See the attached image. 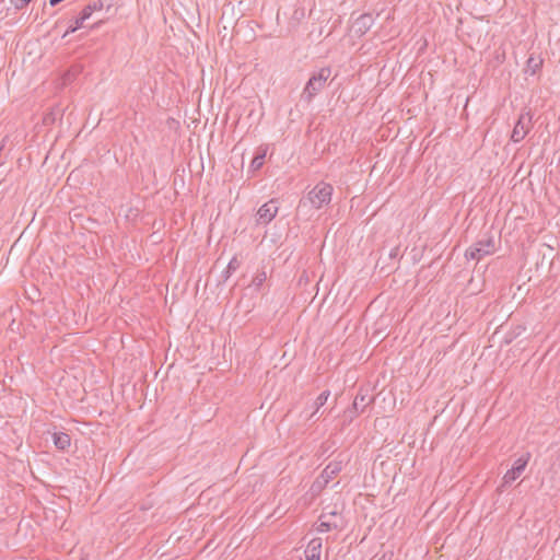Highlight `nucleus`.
Wrapping results in <instances>:
<instances>
[{"label":"nucleus","instance_id":"obj_1","mask_svg":"<svg viewBox=\"0 0 560 560\" xmlns=\"http://www.w3.org/2000/svg\"><path fill=\"white\" fill-rule=\"evenodd\" d=\"M331 75V68L324 67L318 71L312 73L308 81L306 82L302 93L301 101L310 104L313 98L325 88L328 79Z\"/></svg>","mask_w":560,"mask_h":560},{"label":"nucleus","instance_id":"obj_2","mask_svg":"<svg viewBox=\"0 0 560 560\" xmlns=\"http://www.w3.org/2000/svg\"><path fill=\"white\" fill-rule=\"evenodd\" d=\"M332 192V185L326 182H319L308 191L306 199L315 209H320L330 203Z\"/></svg>","mask_w":560,"mask_h":560},{"label":"nucleus","instance_id":"obj_3","mask_svg":"<svg viewBox=\"0 0 560 560\" xmlns=\"http://www.w3.org/2000/svg\"><path fill=\"white\" fill-rule=\"evenodd\" d=\"M494 240L492 236L478 240L465 253L467 259L480 260L482 257L494 252Z\"/></svg>","mask_w":560,"mask_h":560},{"label":"nucleus","instance_id":"obj_4","mask_svg":"<svg viewBox=\"0 0 560 560\" xmlns=\"http://www.w3.org/2000/svg\"><path fill=\"white\" fill-rule=\"evenodd\" d=\"M529 459H530V453H525L514 462L512 468L509 469L502 478V483L498 488V490L500 492H502L503 488L511 485L514 480H516L523 474Z\"/></svg>","mask_w":560,"mask_h":560},{"label":"nucleus","instance_id":"obj_5","mask_svg":"<svg viewBox=\"0 0 560 560\" xmlns=\"http://www.w3.org/2000/svg\"><path fill=\"white\" fill-rule=\"evenodd\" d=\"M533 116L529 112L522 113L513 128L511 140L515 143L521 142L533 127Z\"/></svg>","mask_w":560,"mask_h":560},{"label":"nucleus","instance_id":"obj_6","mask_svg":"<svg viewBox=\"0 0 560 560\" xmlns=\"http://www.w3.org/2000/svg\"><path fill=\"white\" fill-rule=\"evenodd\" d=\"M278 203L277 199H270L258 209L256 219L258 225H267L276 218L279 211Z\"/></svg>","mask_w":560,"mask_h":560},{"label":"nucleus","instance_id":"obj_7","mask_svg":"<svg viewBox=\"0 0 560 560\" xmlns=\"http://www.w3.org/2000/svg\"><path fill=\"white\" fill-rule=\"evenodd\" d=\"M343 521L342 517L336 511L329 513H322L319 516L318 532H329L332 529H342Z\"/></svg>","mask_w":560,"mask_h":560},{"label":"nucleus","instance_id":"obj_8","mask_svg":"<svg viewBox=\"0 0 560 560\" xmlns=\"http://www.w3.org/2000/svg\"><path fill=\"white\" fill-rule=\"evenodd\" d=\"M342 459L330 462L322 471L316 480L320 487H325L331 479H334L342 470Z\"/></svg>","mask_w":560,"mask_h":560},{"label":"nucleus","instance_id":"obj_9","mask_svg":"<svg viewBox=\"0 0 560 560\" xmlns=\"http://www.w3.org/2000/svg\"><path fill=\"white\" fill-rule=\"evenodd\" d=\"M323 540L322 538H313L305 550L306 560H319L322 553Z\"/></svg>","mask_w":560,"mask_h":560},{"label":"nucleus","instance_id":"obj_10","mask_svg":"<svg viewBox=\"0 0 560 560\" xmlns=\"http://www.w3.org/2000/svg\"><path fill=\"white\" fill-rule=\"evenodd\" d=\"M373 23H374V20L371 14H362L354 21L353 27L355 30V33L363 35L368 31H370Z\"/></svg>","mask_w":560,"mask_h":560},{"label":"nucleus","instance_id":"obj_11","mask_svg":"<svg viewBox=\"0 0 560 560\" xmlns=\"http://www.w3.org/2000/svg\"><path fill=\"white\" fill-rule=\"evenodd\" d=\"M105 5L107 7V9H109L112 5L110 0H95L91 3H89L81 11L82 19L88 20L92 15L93 12L102 10Z\"/></svg>","mask_w":560,"mask_h":560},{"label":"nucleus","instance_id":"obj_12","mask_svg":"<svg viewBox=\"0 0 560 560\" xmlns=\"http://www.w3.org/2000/svg\"><path fill=\"white\" fill-rule=\"evenodd\" d=\"M54 444L58 450L65 451L70 446L71 438L66 432H55L54 435Z\"/></svg>","mask_w":560,"mask_h":560},{"label":"nucleus","instance_id":"obj_13","mask_svg":"<svg viewBox=\"0 0 560 560\" xmlns=\"http://www.w3.org/2000/svg\"><path fill=\"white\" fill-rule=\"evenodd\" d=\"M265 158H266V149L259 148L250 162L249 171L256 172V171L260 170L261 166L264 165Z\"/></svg>","mask_w":560,"mask_h":560},{"label":"nucleus","instance_id":"obj_14","mask_svg":"<svg viewBox=\"0 0 560 560\" xmlns=\"http://www.w3.org/2000/svg\"><path fill=\"white\" fill-rule=\"evenodd\" d=\"M542 66V59L540 57L529 56L526 62V72L530 75L536 74Z\"/></svg>","mask_w":560,"mask_h":560},{"label":"nucleus","instance_id":"obj_15","mask_svg":"<svg viewBox=\"0 0 560 560\" xmlns=\"http://www.w3.org/2000/svg\"><path fill=\"white\" fill-rule=\"evenodd\" d=\"M371 402V398H369L366 395L358 394L353 400L352 409L353 412L357 415L359 410L362 412L364 408Z\"/></svg>","mask_w":560,"mask_h":560},{"label":"nucleus","instance_id":"obj_16","mask_svg":"<svg viewBox=\"0 0 560 560\" xmlns=\"http://www.w3.org/2000/svg\"><path fill=\"white\" fill-rule=\"evenodd\" d=\"M241 266V261L234 256L228 264L225 270L223 271V279L226 281Z\"/></svg>","mask_w":560,"mask_h":560},{"label":"nucleus","instance_id":"obj_17","mask_svg":"<svg viewBox=\"0 0 560 560\" xmlns=\"http://www.w3.org/2000/svg\"><path fill=\"white\" fill-rule=\"evenodd\" d=\"M86 19H82V14L80 13V15L78 18H75L74 20H71L69 21V25H68V28L66 31V33L63 34V37L71 34V33H74L75 31H78L79 28L83 27V23Z\"/></svg>","mask_w":560,"mask_h":560},{"label":"nucleus","instance_id":"obj_18","mask_svg":"<svg viewBox=\"0 0 560 560\" xmlns=\"http://www.w3.org/2000/svg\"><path fill=\"white\" fill-rule=\"evenodd\" d=\"M61 116H62L61 109H59V108L52 109L49 113L45 114V116L43 118V122L46 126L52 125L56 121V119L58 117L61 118Z\"/></svg>","mask_w":560,"mask_h":560},{"label":"nucleus","instance_id":"obj_19","mask_svg":"<svg viewBox=\"0 0 560 560\" xmlns=\"http://www.w3.org/2000/svg\"><path fill=\"white\" fill-rule=\"evenodd\" d=\"M266 280H267V273L265 270H261V271L257 272L255 275V277L253 278L252 285L256 290H259Z\"/></svg>","mask_w":560,"mask_h":560},{"label":"nucleus","instance_id":"obj_20","mask_svg":"<svg viewBox=\"0 0 560 560\" xmlns=\"http://www.w3.org/2000/svg\"><path fill=\"white\" fill-rule=\"evenodd\" d=\"M329 395H330L329 390H324L322 394H319V396L315 400V411L312 415V417L318 411V409L320 407H323L326 404Z\"/></svg>","mask_w":560,"mask_h":560},{"label":"nucleus","instance_id":"obj_21","mask_svg":"<svg viewBox=\"0 0 560 560\" xmlns=\"http://www.w3.org/2000/svg\"><path fill=\"white\" fill-rule=\"evenodd\" d=\"M551 469L555 472H560V445L559 448L556 451L555 459L551 463Z\"/></svg>","mask_w":560,"mask_h":560},{"label":"nucleus","instance_id":"obj_22","mask_svg":"<svg viewBox=\"0 0 560 560\" xmlns=\"http://www.w3.org/2000/svg\"><path fill=\"white\" fill-rule=\"evenodd\" d=\"M10 1L16 10L24 9L31 2V0H10Z\"/></svg>","mask_w":560,"mask_h":560},{"label":"nucleus","instance_id":"obj_23","mask_svg":"<svg viewBox=\"0 0 560 560\" xmlns=\"http://www.w3.org/2000/svg\"><path fill=\"white\" fill-rule=\"evenodd\" d=\"M397 252H398V248H394V249L390 252L389 256H390L392 258L397 257V255H398V253H397Z\"/></svg>","mask_w":560,"mask_h":560},{"label":"nucleus","instance_id":"obj_24","mask_svg":"<svg viewBox=\"0 0 560 560\" xmlns=\"http://www.w3.org/2000/svg\"><path fill=\"white\" fill-rule=\"evenodd\" d=\"M467 28H472L471 26H467ZM462 32H466L468 34V36H471V33H469L468 31H466V27L462 28Z\"/></svg>","mask_w":560,"mask_h":560},{"label":"nucleus","instance_id":"obj_25","mask_svg":"<svg viewBox=\"0 0 560 560\" xmlns=\"http://www.w3.org/2000/svg\"><path fill=\"white\" fill-rule=\"evenodd\" d=\"M305 205H306L305 200H304V199H302V200L300 201L299 207H302V206H305Z\"/></svg>","mask_w":560,"mask_h":560}]
</instances>
